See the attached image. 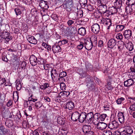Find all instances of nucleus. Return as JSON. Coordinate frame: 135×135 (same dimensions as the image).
<instances>
[{
	"label": "nucleus",
	"instance_id": "nucleus-1",
	"mask_svg": "<svg viewBox=\"0 0 135 135\" xmlns=\"http://www.w3.org/2000/svg\"><path fill=\"white\" fill-rule=\"evenodd\" d=\"M86 81L88 90L90 91H94L95 90V84L93 79L90 78H87Z\"/></svg>",
	"mask_w": 135,
	"mask_h": 135
},
{
	"label": "nucleus",
	"instance_id": "nucleus-2",
	"mask_svg": "<svg viewBox=\"0 0 135 135\" xmlns=\"http://www.w3.org/2000/svg\"><path fill=\"white\" fill-rule=\"evenodd\" d=\"M1 36L2 38L4 39V42L5 43H7L10 40H12V37L9 35V32L3 30L1 32Z\"/></svg>",
	"mask_w": 135,
	"mask_h": 135
},
{
	"label": "nucleus",
	"instance_id": "nucleus-3",
	"mask_svg": "<svg viewBox=\"0 0 135 135\" xmlns=\"http://www.w3.org/2000/svg\"><path fill=\"white\" fill-rule=\"evenodd\" d=\"M117 41L114 38H112L108 42V47L110 49H115L117 47Z\"/></svg>",
	"mask_w": 135,
	"mask_h": 135
},
{
	"label": "nucleus",
	"instance_id": "nucleus-4",
	"mask_svg": "<svg viewBox=\"0 0 135 135\" xmlns=\"http://www.w3.org/2000/svg\"><path fill=\"white\" fill-rule=\"evenodd\" d=\"M123 128L124 131L129 135L131 134L133 132V127L130 126L129 124H125L124 125Z\"/></svg>",
	"mask_w": 135,
	"mask_h": 135
},
{
	"label": "nucleus",
	"instance_id": "nucleus-5",
	"mask_svg": "<svg viewBox=\"0 0 135 135\" xmlns=\"http://www.w3.org/2000/svg\"><path fill=\"white\" fill-rule=\"evenodd\" d=\"M100 26L97 23H95L91 26L92 31L95 34L98 33L100 30Z\"/></svg>",
	"mask_w": 135,
	"mask_h": 135
},
{
	"label": "nucleus",
	"instance_id": "nucleus-6",
	"mask_svg": "<svg viewBox=\"0 0 135 135\" xmlns=\"http://www.w3.org/2000/svg\"><path fill=\"white\" fill-rule=\"evenodd\" d=\"M119 124L118 122L115 120L110 122L108 125V127L111 129L117 128Z\"/></svg>",
	"mask_w": 135,
	"mask_h": 135
},
{
	"label": "nucleus",
	"instance_id": "nucleus-7",
	"mask_svg": "<svg viewBox=\"0 0 135 135\" xmlns=\"http://www.w3.org/2000/svg\"><path fill=\"white\" fill-rule=\"evenodd\" d=\"M37 60L36 57L33 55H31L30 58V64L32 66H35L37 64Z\"/></svg>",
	"mask_w": 135,
	"mask_h": 135
},
{
	"label": "nucleus",
	"instance_id": "nucleus-8",
	"mask_svg": "<svg viewBox=\"0 0 135 135\" xmlns=\"http://www.w3.org/2000/svg\"><path fill=\"white\" fill-rule=\"evenodd\" d=\"M94 124L97 125V128L98 129L100 130H103L105 129L107 126V125L106 124L103 122H99L96 124L94 122Z\"/></svg>",
	"mask_w": 135,
	"mask_h": 135
},
{
	"label": "nucleus",
	"instance_id": "nucleus-9",
	"mask_svg": "<svg viewBox=\"0 0 135 135\" xmlns=\"http://www.w3.org/2000/svg\"><path fill=\"white\" fill-rule=\"evenodd\" d=\"M51 72V75L52 80H54V79H57L58 77V71L55 69H52Z\"/></svg>",
	"mask_w": 135,
	"mask_h": 135
},
{
	"label": "nucleus",
	"instance_id": "nucleus-10",
	"mask_svg": "<svg viewBox=\"0 0 135 135\" xmlns=\"http://www.w3.org/2000/svg\"><path fill=\"white\" fill-rule=\"evenodd\" d=\"M95 116L94 115H93V114L92 112H90L87 114L86 113V122H90L91 121L93 117L94 118Z\"/></svg>",
	"mask_w": 135,
	"mask_h": 135
},
{
	"label": "nucleus",
	"instance_id": "nucleus-11",
	"mask_svg": "<svg viewBox=\"0 0 135 135\" xmlns=\"http://www.w3.org/2000/svg\"><path fill=\"white\" fill-rule=\"evenodd\" d=\"M123 35L125 38L127 40L129 39L132 35L131 31L129 30H125L123 33Z\"/></svg>",
	"mask_w": 135,
	"mask_h": 135
},
{
	"label": "nucleus",
	"instance_id": "nucleus-12",
	"mask_svg": "<svg viewBox=\"0 0 135 135\" xmlns=\"http://www.w3.org/2000/svg\"><path fill=\"white\" fill-rule=\"evenodd\" d=\"M86 113L85 112H81L79 114V121L81 123H83L85 121L86 122Z\"/></svg>",
	"mask_w": 135,
	"mask_h": 135
},
{
	"label": "nucleus",
	"instance_id": "nucleus-13",
	"mask_svg": "<svg viewBox=\"0 0 135 135\" xmlns=\"http://www.w3.org/2000/svg\"><path fill=\"white\" fill-rule=\"evenodd\" d=\"M79 114H80L78 112H74L71 115V119L74 121H77L78 119L79 120Z\"/></svg>",
	"mask_w": 135,
	"mask_h": 135
},
{
	"label": "nucleus",
	"instance_id": "nucleus-14",
	"mask_svg": "<svg viewBox=\"0 0 135 135\" xmlns=\"http://www.w3.org/2000/svg\"><path fill=\"white\" fill-rule=\"evenodd\" d=\"M61 50V47L58 45H54L52 46V51L54 54L60 52Z\"/></svg>",
	"mask_w": 135,
	"mask_h": 135
},
{
	"label": "nucleus",
	"instance_id": "nucleus-15",
	"mask_svg": "<svg viewBox=\"0 0 135 135\" xmlns=\"http://www.w3.org/2000/svg\"><path fill=\"white\" fill-rule=\"evenodd\" d=\"M27 40L31 44H35L37 43V41L36 39L32 36L28 35Z\"/></svg>",
	"mask_w": 135,
	"mask_h": 135
},
{
	"label": "nucleus",
	"instance_id": "nucleus-16",
	"mask_svg": "<svg viewBox=\"0 0 135 135\" xmlns=\"http://www.w3.org/2000/svg\"><path fill=\"white\" fill-rule=\"evenodd\" d=\"M125 114L124 112H120L118 113V119L120 122L121 123H124Z\"/></svg>",
	"mask_w": 135,
	"mask_h": 135
},
{
	"label": "nucleus",
	"instance_id": "nucleus-17",
	"mask_svg": "<svg viewBox=\"0 0 135 135\" xmlns=\"http://www.w3.org/2000/svg\"><path fill=\"white\" fill-rule=\"evenodd\" d=\"M63 7L68 11H71L73 6V3H69L63 4Z\"/></svg>",
	"mask_w": 135,
	"mask_h": 135
},
{
	"label": "nucleus",
	"instance_id": "nucleus-18",
	"mask_svg": "<svg viewBox=\"0 0 135 135\" xmlns=\"http://www.w3.org/2000/svg\"><path fill=\"white\" fill-rule=\"evenodd\" d=\"M91 42L89 41H86L84 43V47L88 50H90L91 49L93 46Z\"/></svg>",
	"mask_w": 135,
	"mask_h": 135
},
{
	"label": "nucleus",
	"instance_id": "nucleus-19",
	"mask_svg": "<svg viewBox=\"0 0 135 135\" xmlns=\"http://www.w3.org/2000/svg\"><path fill=\"white\" fill-rule=\"evenodd\" d=\"M39 5L41 7L45 9H47L49 7V6L47 4V2L44 1H40Z\"/></svg>",
	"mask_w": 135,
	"mask_h": 135
},
{
	"label": "nucleus",
	"instance_id": "nucleus-20",
	"mask_svg": "<svg viewBox=\"0 0 135 135\" xmlns=\"http://www.w3.org/2000/svg\"><path fill=\"white\" fill-rule=\"evenodd\" d=\"M134 84V80L132 79H129L124 82L125 86L128 87Z\"/></svg>",
	"mask_w": 135,
	"mask_h": 135
},
{
	"label": "nucleus",
	"instance_id": "nucleus-21",
	"mask_svg": "<svg viewBox=\"0 0 135 135\" xmlns=\"http://www.w3.org/2000/svg\"><path fill=\"white\" fill-rule=\"evenodd\" d=\"M94 115L97 116V119L98 120L100 119L102 121H104L107 116V115L105 114H102L100 115L99 113H96L94 114Z\"/></svg>",
	"mask_w": 135,
	"mask_h": 135
},
{
	"label": "nucleus",
	"instance_id": "nucleus-22",
	"mask_svg": "<svg viewBox=\"0 0 135 135\" xmlns=\"http://www.w3.org/2000/svg\"><path fill=\"white\" fill-rule=\"evenodd\" d=\"M8 132V130L5 128L2 123L0 122V133H1L3 135L6 134Z\"/></svg>",
	"mask_w": 135,
	"mask_h": 135
},
{
	"label": "nucleus",
	"instance_id": "nucleus-23",
	"mask_svg": "<svg viewBox=\"0 0 135 135\" xmlns=\"http://www.w3.org/2000/svg\"><path fill=\"white\" fill-rule=\"evenodd\" d=\"M91 127L90 125H84L82 127V130L83 132L85 133L91 131Z\"/></svg>",
	"mask_w": 135,
	"mask_h": 135
},
{
	"label": "nucleus",
	"instance_id": "nucleus-24",
	"mask_svg": "<svg viewBox=\"0 0 135 135\" xmlns=\"http://www.w3.org/2000/svg\"><path fill=\"white\" fill-rule=\"evenodd\" d=\"M18 59L17 56L13 54L11 57L10 61L12 62L14 64H17L18 61Z\"/></svg>",
	"mask_w": 135,
	"mask_h": 135
},
{
	"label": "nucleus",
	"instance_id": "nucleus-25",
	"mask_svg": "<svg viewBox=\"0 0 135 135\" xmlns=\"http://www.w3.org/2000/svg\"><path fill=\"white\" fill-rule=\"evenodd\" d=\"M78 33L81 35H85L86 33L85 28L83 27L80 28L78 29Z\"/></svg>",
	"mask_w": 135,
	"mask_h": 135
},
{
	"label": "nucleus",
	"instance_id": "nucleus-26",
	"mask_svg": "<svg viewBox=\"0 0 135 135\" xmlns=\"http://www.w3.org/2000/svg\"><path fill=\"white\" fill-rule=\"evenodd\" d=\"M74 107V104L72 101L68 102L66 105V108L69 110L73 109Z\"/></svg>",
	"mask_w": 135,
	"mask_h": 135
},
{
	"label": "nucleus",
	"instance_id": "nucleus-27",
	"mask_svg": "<svg viewBox=\"0 0 135 135\" xmlns=\"http://www.w3.org/2000/svg\"><path fill=\"white\" fill-rule=\"evenodd\" d=\"M111 20L110 19H107L105 23V28L107 30H109L110 27L112 25Z\"/></svg>",
	"mask_w": 135,
	"mask_h": 135
},
{
	"label": "nucleus",
	"instance_id": "nucleus-28",
	"mask_svg": "<svg viewBox=\"0 0 135 135\" xmlns=\"http://www.w3.org/2000/svg\"><path fill=\"white\" fill-rule=\"evenodd\" d=\"M99 10L100 12L101 13H104L107 11V6L103 5L99 6Z\"/></svg>",
	"mask_w": 135,
	"mask_h": 135
},
{
	"label": "nucleus",
	"instance_id": "nucleus-29",
	"mask_svg": "<svg viewBox=\"0 0 135 135\" xmlns=\"http://www.w3.org/2000/svg\"><path fill=\"white\" fill-rule=\"evenodd\" d=\"M109 13H111V15L117 13V8L115 6H112L110 7L109 8Z\"/></svg>",
	"mask_w": 135,
	"mask_h": 135
},
{
	"label": "nucleus",
	"instance_id": "nucleus-30",
	"mask_svg": "<svg viewBox=\"0 0 135 135\" xmlns=\"http://www.w3.org/2000/svg\"><path fill=\"white\" fill-rule=\"evenodd\" d=\"M90 42H91L93 46L94 47L97 45V39L96 37H91L90 39Z\"/></svg>",
	"mask_w": 135,
	"mask_h": 135
},
{
	"label": "nucleus",
	"instance_id": "nucleus-31",
	"mask_svg": "<svg viewBox=\"0 0 135 135\" xmlns=\"http://www.w3.org/2000/svg\"><path fill=\"white\" fill-rule=\"evenodd\" d=\"M57 122L58 124L61 125H64L65 123V119L61 117L57 118Z\"/></svg>",
	"mask_w": 135,
	"mask_h": 135
},
{
	"label": "nucleus",
	"instance_id": "nucleus-32",
	"mask_svg": "<svg viewBox=\"0 0 135 135\" xmlns=\"http://www.w3.org/2000/svg\"><path fill=\"white\" fill-rule=\"evenodd\" d=\"M108 0H98V4L99 6L105 5L108 3Z\"/></svg>",
	"mask_w": 135,
	"mask_h": 135
},
{
	"label": "nucleus",
	"instance_id": "nucleus-33",
	"mask_svg": "<svg viewBox=\"0 0 135 135\" xmlns=\"http://www.w3.org/2000/svg\"><path fill=\"white\" fill-rule=\"evenodd\" d=\"M37 61V63L38 65H43L44 67L46 62L45 63V60L41 58L38 59Z\"/></svg>",
	"mask_w": 135,
	"mask_h": 135
},
{
	"label": "nucleus",
	"instance_id": "nucleus-34",
	"mask_svg": "<svg viewBox=\"0 0 135 135\" xmlns=\"http://www.w3.org/2000/svg\"><path fill=\"white\" fill-rule=\"evenodd\" d=\"M5 124L7 126L8 128H10L13 126V122L11 120H8L6 121Z\"/></svg>",
	"mask_w": 135,
	"mask_h": 135
},
{
	"label": "nucleus",
	"instance_id": "nucleus-35",
	"mask_svg": "<svg viewBox=\"0 0 135 135\" xmlns=\"http://www.w3.org/2000/svg\"><path fill=\"white\" fill-rule=\"evenodd\" d=\"M6 81L5 78L2 77H0V86L3 84L5 86L7 85V83L6 82Z\"/></svg>",
	"mask_w": 135,
	"mask_h": 135
},
{
	"label": "nucleus",
	"instance_id": "nucleus-36",
	"mask_svg": "<svg viewBox=\"0 0 135 135\" xmlns=\"http://www.w3.org/2000/svg\"><path fill=\"white\" fill-rule=\"evenodd\" d=\"M124 26L123 25H118L116 26L115 30V31L116 32H119L120 31H122L124 29Z\"/></svg>",
	"mask_w": 135,
	"mask_h": 135
},
{
	"label": "nucleus",
	"instance_id": "nucleus-37",
	"mask_svg": "<svg viewBox=\"0 0 135 135\" xmlns=\"http://www.w3.org/2000/svg\"><path fill=\"white\" fill-rule=\"evenodd\" d=\"M67 74L66 72L63 71L59 74V76L60 78H58V80L60 81L61 78H63Z\"/></svg>",
	"mask_w": 135,
	"mask_h": 135
},
{
	"label": "nucleus",
	"instance_id": "nucleus-38",
	"mask_svg": "<svg viewBox=\"0 0 135 135\" xmlns=\"http://www.w3.org/2000/svg\"><path fill=\"white\" fill-rule=\"evenodd\" d=\"M135 3V0H127L126 4L128 6L134 5Z\"/></svg>",
	"mask_w": 135,
	"mask_h": 135
},
{
	"label": "nucleus",
	"instance_id": "nucleus-39",
	"mask_svg": "<svg viewBox=\"0 0 135 135\" xmlns=\"http://www.w3.org/2000/svg\"><path fill=\"white\" fill-rule=\"evenodd\" d=\"M127 48L129 51H132L133 49V44L131 42L128 43L127 45Z\"/></svg>",
	"mask_w": 135,
	"mask_h": 135
},
{
	"label": "nucleus",
	"instance_id": "nucleus-40",
	"mask_svg": "<svg viewBox=\"0 0 135 135\" xmlns=\"http://www.w3.org/2000/svg\"><path fill=\"white\" fill-rule=\"evenodd\" d=\"M79 2L81 6L84 7L87 4V0H79Z\"/></svg>",
	"mask_w": 135,
	"mask_h": 135
},
{
	"label": "nucleus",
	"instance_id": "nucleus-41",
	"mask_svg": "<svg viewBox=\"0 0 135 135\" xmlns=\"http://www.w3.org/2000/svg\"><path fill=\"white\" fill-rule=\"evenodd\" d=\"M43 122L49 123L51 122V119L47 118V117L46 115H45L43 117V119L42 120Z\"/></svg>",
	"mask_w": 135,
	"mask_h": 135
},
{
	"label": "nucleus",
	"instance_id": "nucleus-42",
	"mask_svg": "<svg viewBox=\"0 0 135 135\" xmlns=\"http://www.w3.org/2000/svg\"><path fill=\"white\" fill-rule=\"evenodd\" d=\"M49 85L48 83H45L43 85H41L40 86V88L41 89L45 90L49 87Z\"/></svg>",
	"mask_w": 135,
	"mask_h": 135
},
{
	"label": "nucleus",
	"instance_id": "nucleus-43",
	"mask_svg": "<svg viewBox=\"0 0 135 135\" xmlns=\"http://www.w3.org/2000/svg\"><path fill=\"white\" fill-rule=\"evenodd\" d=\"M114 6L117 8L119 9L122 6V4L116 0L114 3Z\"/></svg>",
	"mask_w": 135,
	"mask_h": 135
},
{
	"label": "nucleus",
	"instance_id": "nucleus-44",
	"mask_svg": "<svg viewBox=\"0 0 135 135\" xmlns=\"http://www.w3.org/2000/svg\"><path fill=\"white\" fill-rule=\"evenodd\" d=\"M42 105V104L40 102H36L35 103V106L36 109H38L41 107Z\"/></svg>",
	"mask_w": 135,
	"mask_h": 135
},
{
	"label": "nucleus",
	"instance_id": "nucleus-45",
	"mask_svg": "<svg viewBox=\"0 0 135 135\" xmlns=\"http://www.w3.org/2000/svg\"><path fill=\"white\" fill-rule=\"evenodd\" d=\"M76 15L77 16H79V17H82L83 16V12L82 10H80L77 13H75Z\"/></svg>",
	"mask_w": 135,
	"mask_h": 135
},
{
	"label": "nucleus",
	"instance_id": "nucleus-46",
	"mask_svg": "<svg viewBox=\"0 0 135 135\" xmlns=\"http://www.w3.org/2000/svg\"><path fill=\"white\" fill-rule=\"evenodd\" d=\"M102 135H112V134L110 131L104 130L103 132Z\"/></svg>",
	"mask_w": 135,
	"mask_h": 135
},
{
	"label": "nucleus",
	"instance_id": "nucleus-47",
	"mask_svg": "<svg viewBox=\"0 0 135 135\" xmlns=\"http://www.w3.org/2000/svg\"><path fill=\"white\" fill-rule=\"evenodd\" d=\"M70 94V93L69 91H64L61 92L60 93V94L61 95L65 96L66 97L68 96Z\"/></svg>",
	"mask_w": 135,
	"mask_h": 135
},
{
	"label": "nucleus",
	"instance_id": "nucleus-48",
	"mask_svg": "<svg viewBox=\"0 0 135 135\" xmlns=\"http://www.w3.org/2000/svg\"><path fill=\"white\" fill-rule=\"evenodd\" d=\"M84 46V45L83 42H80L79 45H78L77 46V48L79 50L82 49Z\"/></svg>",
	"mask_w": 135,
	"mask_h": 135
},
{
	"label": "nucleus",
	"instance_id": "nucleus-49",
	"mask_svg": "<svg viewBox=\"0 0 135 135\" xmlns=\"http://www.w3.org/2000/svg\"><path fill=\"white\" fill-rule=\"evenodd\" d=\"M124 98L123 97H121L120 98H118L116 101V102L118 104H121L122 101H124Z\"/></svg>",
	"mask_w": 135,
	"mask_h": 135
},
{
	"label": "nucleus",
	"instance_id": "nucleus-50",
	"mask_svg": "<svg viewBox=\"0 0 135 135\" xmlns=\"http://www.w3.org/2000/svg\"><path fill=\"white\" fill-rule=\"evenodd\" d=\"M32 95H33L32 94H31L30 95V97H29L28 99H29V101L30 102H29L30 104V103H32V102H31V101H32L33 102H36V101L37 100V99H34V98H32Z\"/></svg>",
	"mask_w": 135,
	"mask_h": 135
},
{
	"label": "nucleus",
	"instance_id": "nucleus-51",
	"mask_svg": "<svg viewBox=\"0 0 135 135\" xmlns=\"http://www.w3.org/2000/svg\"><path fill=\"white\" fill-rule=\"evenodd\" d=\"M68 42V40H64L62 41H59L58 42V44L60 45L61 44L64 45L66 44Z\"/></svg>",
	"mask_w": 135,
	"mask_h": 135
},
{
	"label": "nucleus",
	"instance_id": "nucleus-52",
	"mask_svg": "<svg viewBox=\"0 0 135 135\" xmlns=\"http://www.w3.org/2000/svg\"><path fill=\"white\" fill-rule=\"evenodd\" d=\"M15 11L17 15H20L21 13L20 10L18 8H16L15 9Z\"/></svg>",
	"mask_w": 135,
	"mask_h": 135
},
{
	"label": "nucleus",
	"instance_id": "nucleus-53",
	"mask_svg": "<svg viewBox=\"0 0 135 135\" xmlns=\"http://www.w3.org/2000/svg\"><path fill=\"white\" fill-rule=\"evenodd\" d=\"M26 63L25 61H23L21 65V68L23 69H25L26 65Z\"/></svg>",
	"mask_w": 135,
	"mask_h": 135
},
{
	"label": "nucleus",
	"instance_id": "nucleus-54",
	"mask_svg": "<svg viewBox=\"0 0 135 135\" xmlns=\"http://www.w3.org/2000/svg\"><path fill=\"white\" fill-rule=\"evenodd\" d=\"M129 77L131 79H135V75L134 73H130L129 74Z\"/></svg>",
	"mask_w": 135,
	"mask_h": 135
},
{
	"label": "nucleus",
	"instance_id": "nucleus-55",
	"mask_svg": "<svg viewBox=\"0 0 135 135\" xmlns=\"http://www.w3.org/2000/svg\"><path fill=\"white\" fill-rule=\"evenodd\" d=\"M116 38L122 40L123 38V36L122 34L119 33L118 34L116 35Z\"/></svg>",
	"mask_w": 135,
	"mask_h": 135
},
{
	"label": "nucleus",
	"instance_id": "nucleus-56",
	"mask_svg": "<svg viewBox=\"0 0 135 135\" xmlns=\"http://www.w3.org/2000/svg\"><path fill=\"white\" fill-rule=\"evenodd\" d=\"M30 105H28V104H27L28 107V109L30 111H31L32 110V107L33 106V103H31L30 104Z\"/></svg>",
	"mask_w": 135,
	"mask_h": 135
},
{
	"label": "nucleus",
	"instance_id": "nucleus-57",
	"mask_svg": "<svg viewBox=\"0 0 135 135\" xmlns=\"http://www.w3.org/2000/svg\"><path fill=\"white\" fill-rule=\"evenodd\" d=\"M30 135H39L38 132L36 130L34 131H32L30 133Z\"/></svg>",
	"mask_w": 135,
	"mask_h": 135
},
{
	"label": "nucleus",
	"instance_id": "nucleus-58",
	"mask_svg": "<svg viewBox=\"0 0 135 135\" xmlns=\"http://www.w3.org/2000/svg\"><path fill=\"white\" fill-rule=\"evenodd\" d=\"M2 58L3 61L6 62H7L8 61V59L7 57L6 56L4 55L2 56Z\"/></svg>",
	"mask_w": 135,
	"mask_h": 135
},
{
	"label": "nucleus",
	"instance_id": "nucleus-59",
	"mask_svg": "<svg viewBox=\"0 0 135 135\" xmlns=\"http://www.w3.org/2000/svg\"><path fill=\"white\" fill-rule=\"evenodd\" d=\"M68 32H69V34H72L75 33V30L73 28H71L70 29H69Z\"/></svg>",
	"mask_w": 135,
	"mask_h": 135
},
{
	"label": "nucleus",
	"instance_id": "nucleus-60",
	"mask_svg": "<svg viewBox=\"0 0 135 135\" xmlns=\"http://www.w3.org/2000/svg\"><path fill=\"white\" fill-rule=\"evenodd\" d=\"M13 104V102L11 100H9L7 104V107H9L12 106Z\"/></svg>",
	"mask_w": 135,
	"mask_h": 135
},
{
	"label": "nucleus",
	"instance_id": "nucleus-61",
	"mask_svg": "<svg viewBox=\"0 0 135 135\" xmlns=\"http://www.w3.org/2000/svg\"><path fill=\"white\" fill-rule=\"evenodd\" d=\"M103 45V42L101 40H99L98 42V46L100 47H102Z\"/></svg>",
	"mask_w": 135,
	"mask_h": 135
},
{
	"label": "nucleus",
	"instance_id": "nucleus-62",
	"mask_svg": "<svg viewBox=\"0 0 135 135\" xmlns=\"http://www.w3.org/2000/svg\"><path fill=\"white\" fill-rule=\"evenodd\" d=\"M129 109L131 110L135 111V103L130 106Z\"/></svg>",
	"mask_w": 135,
	"mask_h": 135
},
{
	"label": "nucleus",
	"instance_id": "nucleus-63",
	"mask_svg": "<svg viewBox=\"0 0 135 135\" xmlns=\"http://www.w3.org/2000/svg\"><path fill=\"white\" fill-rule=\"evenodd\" d=\"M21 88V83H19L16 84V88L18 90H20Z\"/></svg>",
	"mask_w": 135,
	"mask_h": 135
},
{
	"label": "nucleus",
	"instance_id": "nucleus-64",
	"mask_svg": "<svg viewBox=\"0 0 135 135\" xmlns=\"http://www.w3.org/2000/svg\"><path fill=\"white\" fill-rule=\"evenodd\" d=\"M94 133L92 131H90L84 134V135H94Z\"/></svg>",
	"mask_w": 135,
	"mask_h": 135
}]
</instances>
